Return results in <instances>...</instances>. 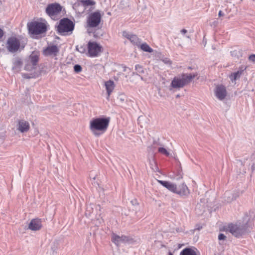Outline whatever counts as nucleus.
I'll use <instances>...</instances> for the list:
<instances>
[{"instance_id": "nucleus-23", "label": "nucleus", "mask_w": 255, "mask_h": 255, "mask_svg": "<svg viewBox=\"0 0 255 255\" xmlns=\"http://www.w3.org/2000/svg\"><path fill=\"white\" fill-rule=\"evenodd\" d=\"M242 74V71H238L237 72L233 73L231 75H230V78L233 82H235L237 79L240 78Z\"/></svg>"}, {"instance_id": "nucleus-22", "label": "nucleus", "mask_w": 255, "mask_h": 255, "mask_svg": "<svg viewBox=\"0 0 255 255\" xmlns=\"http://www.w3.org/2000/svg\"><path fill=\"white\" fill-rule=\"evenodd\" d=\"M180 255H197V254L194 250L186 248L180 253Z\"/></svg>"}, {"instance_id": "nucleus-4", "label": "nucleus", "mask_w": 255, "mask_h": 255, "mask_svg": "<svg viewBox=\"0 0 255 255\" xmlns=\"http://www.w3.org/2000/svg\"><path fill=\"white\" fill-rule=\"evenodd\" d=\"M74 28L73 22L68 18H63L60 21L57 30L62 34L71 33Z\"/></svg>"}, {"instance_id": "nucleus-17", "label": "nucleus", "mask_w": 255, "mask_h": 255, "mask_svg": "<svg viewBox=\"0 0 255 255\" xmlns=\"http://www.w3.org/2000/svg\"><path fill=\"white\" fill-rule=\"evenodd\" d=\"M30 128L29 124L24 120L19 121L17 125V129L21 132H27Z\"/></svg>"}, {"instance_id": "nucleus-1", "label": "nucleus", "mask_w": 255, "mask_h": 255, "mask_svg": "<svg viewBox=\"0 0 255 255\" xmlns=\"http://www.w3.org/2000/svg\"><path fill=\"white\" fill-rule=\"evenodd\" d=\"M109 119L107 118H95L90 122V129L97 136L105 132L109 126Z\"/></svg>"}, {"instance_id": "nucleus-35", "label": "nucleus", "mask_w": 255, "mask_h": 255, "mask_svg": "<svg viewBox=\"0 0 255 255\" xmlns=\"http://www.w3.org/2000/svg\"><path fill=\"white\" fill-rule=\"evenodd\" d=\"M218 15H219V16H223L224 15V13L221 10H220L219 12Z\"/></svg>"}, {"instance_id": "nucleus-32", "label": "nucleus", "mask_w": 255, "mask_h": 255, "mask_svg": "<svg viewBox=\"0 0 255 255\" xmlns=\"http://www.w3.org/2000/svg\"><path fill=\"white\" fill-rule=\"evenodd\" d=\"M249 60L250 61L255 63V54H252L249 56Z\"/></svg>"}, {"instance_id": "nucleus-13", "label": "nucleus", "mask_w": 255, "mask_h": 255, "mask_svg": "<svg viewBox=\"0 0 255 255\" xmlns=\"http://www.w3.org/2000/svg\"><path fill=\"white\" fill-rule=\"evenodd\" d=\"M123 35L125 37L129 39L130 41L133 44L137 46L139 45V44L140 43V40L139 39V38H138V37L136 35L132 34L127 31H124L123 32Z\"/></svg>"}, {"instance_id": "nucleus-16", "label": "nucleus", "mask_w": 255, "mask_h": 255, "mask_svg": "<svg viewBox=\"0 0 255 255\" xmlns=\"http://www.w3.org/2000/svg\"><path fill=\"white\" fill-rule=\"evenodd\" d=\"M59 51L58 47L56 45H51L47 47L43 51V53L46 56H56Z\"/></svg>"}, {"instance_id": "nucleus-15", "label": "nucleus", "mask_w": 255, "mask_h": 255, "mask_svg": "<svg viewBox=\"0 0 255 255\" xmlns=\"http://www.w3.org/2000/svg\"><path fill=\"white\" fill-rule=\"evenodd\" d=\"M175 193L181 196H188L190 193V191L187 186L184 183H183L178 187H177Z\"/></svg>"}, {"instance_id": "nucleus-20", "label": "nucleus", "mask_w": 255, "mask_h": 255, "mask_svg": "<svg viewBox=\"0 0 255 255\" xmlns=\"http://www.w3.org/2000/svg\"><path fill=\"white\" fill-rule=\"evenodd\" d=\"M224 200L228 203L231 202L235 200L234 194L231 191H227L224 195Z\"/></svg>"}, {"instance_id": "nucleus-12", "label": "nucleus", "mask_w": 255, "mask_h": 255, "mask_svg": "<svg viewBox=\"0 0 255 255\" xmlns=\"http://www.w3.org/2000/svg\"><path fill=\"white\" fill-rule=\"evenodd\" d=\"M227 230L237 237H239L243 233V228L240 226L236 224H229Z\"/></svg>"}, {"instance_id": "nucleus-18", "label": "nucleus", "mask_w": 255, "mask_h": 255, "mask_svg": "<svg viewBox=\"0 0 255 255\" xmlns=\"http://www.w3.org/2000/svg\"><path fill=\"white\" fill-rule=\"evenodd\" d=\"M158 182L161 184L162 186L166 188L169 191L175 193L177 186L176 184L172 183L170 182L162 181V180H158Z\"/></svg>"}, {"instance_id": "nucleus-30", "label": "nucleus", "mask_w": 255, "mask_h": 255, "mask_svg": "<svg viewBox=\"0 0 255 255\" xmlns=\"http://www.w3.org/2000/svg\"><path fill=\"white\" fill-rule=\"evenodd\" d=\"M162 61L166 64L171 65L172 61L168 58H165L162 59Z\"/></svg>"}, {"instance_id": "nucleus-2", "label": "nucleus", "mask_w": 255, "mask_h": 255, "mask_svg": "<svg viewBox=\"0 0 255 255\" xmlns=\"http://www.w3.org/2000/svg\"><path fill=\"white\" fill-rule=\"evenodd\" d=\"M196 76V74H183L174 77L171 83V86L174 88H182L190 83Z\"/></svg>"}, {"instance_id": "nucleus-33", "label": "nucleus", "mask_w": 255, "mask_h": 255, "mask_svg": "<svg viewBox=\"0 0 255 255\" xmlns=\"http://www.w3.org/2000/svg\"><path fill=\"white\" fill-rule=\"evenodd\" d=\"M226 238V237L223 234H219L218 236V239L219 240H223Z\"/></svg>"}, {"instance_id": "nucleus-34", "label": "nucleus", "mask_w": 255, "mask_h": 255, "mask_svg": "<svg viewBox=\"0 0 255 255\" xmlns=\"http://www.w3.org/2000/svg\"><path fill=\"white\" fill-rule=\"evenodd\" d=\"M3 34L2 30L0 28V39L1 38Z\"/></svg>"}, {"instance_id": "nucleus-7", "label": "nucleus", "mask_w": 255, "mask_h": 255, "mask_svg": "<svg viewBox=\"0 0 255 255\" xmlns=\"http://www.w3.org/2000/svg\"><path fill=\"white\" fill-rule=\"evenodd\" d=\"M102 15L99 11L91 13L87 19V25L90 27H96L100 24Z\"/></svg>"}, {"instance_id": "nucleus-28", "label": "nucleus", "mask_w": 255, "mask_h": 255, "mask_svg": "<svg viewBox=\"0 0 255 255\" xmlns=\"http://www.w3.org/2000/svg\"><path fill=\"white\" fill-rule=\"evenodd\" d=\"M76 49L81 53H84L86 52V46L84 45H78L76 46Z\"/></svg>"}, {"instance_id": "nucleus-10", "label": "nucleus", "mask_w": 255, "mask_h": 255, "mask_svg": "<svg viewBox=\"0 0 255 255\" xmlns=\"http://www.w3.org/2000/svg\"><path fill=\"white\" fill-rule=\"evenodd\" d=\"M96 4V2L93 0H80L77 3L74 4L73 8L75 10H78L79 7H82L81 11H78V13H82L86 9V7L94 5Z\"/></svg>"}, {"instance_id": "nucleus-36", "label": "nucleus", "mask_w": 255, "mask_h": 255, "mask_svg": "<svg viewBox=\"0 0 255 255\" xmlns=\"http://www.w3.org/2000/svg\"><path fill=\"white\" fill-rule=\"evenodd\" d=\"M181 32L183 34H185L187 32V30L185 29H183L181 30Z\"/></svg>"}, {"instance_id": "nucleus-39", "label": "nucleus", "mask_w": 255, "mask_h": 255, "mask_svg": "<svg viewBox=\"0 0 255 255\" xmlns=\"http://www.w3.org/2000/svg\"><path fill=\"white\" fill-rule=\"evenodd\" d=\"M90 178H92L93 179H95L96 177H95V176H93H93H92V174H91V173L90 174Z\"/></svg>"}, {"instance_id": "nucleus-27", "label": "nucleus", "mask_w": 255, "mask_h": 255, "mask_svg": "<svg viewBox=\"0 0 255 255\" xmlns=\"http://www.w3.org/2000/svg\"><path fill=\"white\" fill-rule=\"evenodd\" d=\"M158 151L159 152H160L163 154H164L166 156H169L170 154L169 152L164 147H159Z\"/></svg>"}, {"instance_id": "nucleus-6", "label": "nucleus", "mask_w": 255, "mask_h": 255, "mask_svg": "<svg viewBox=\"0 0 255 255\" xmlns=\"http://www.w3.org/2000/svg\"><path fill=\"white\" fill-rule=\"evenodd\" d=\"M62 10V6L58 3H52L49 4L46 8L47 14L52 18L55 19Z\"/></svg>"}, {"instance_id": "nucleus-25", "label": "nucleus", "mask_w": 255, "mask_h": 255, "mask_svg": "<svg viewBox=\"0 0 255 255\" xmlns=\"http://www.w3.org/2000/svg\"><path fill=\"white\" fill-rule=\"evenodd\" d=\"M22 65V62L20 59L16 58L14 60L13 69L18 71Z\"/></svg>"}, {"instance_id": "nucleus-40", "label": "nucleus", "mask_w": 255, "mask_h": 255, "mask_svg": "<svg viewBox=\"0 0 255 255\" xmlns=\"http://www.w3.org/2000/svg\"><path fill=\"white\" fill-rule=\"evenodd\" d=\"M24 78H29V77L27 76L25 74L23 75Z\"/></svg>"}, {"instance_id": "nucleus-3", "label": "nucleus", "mask_w": 255, "mask_h": 255, "mask_svg": "<svg viewBox=\"0 0 255 255\" xmlns=\"http://www.w3.org/2000/svg\"><path fill=\"white\" fill-rule=\"evenodd\" d=\"M29 32L33 35H38L45 33L47 30L46 24L36 21L31 22L27 24Z\"/></svg>"}, {"instance_id": "nucleus-8", "label": "nucleus", "mask_w": 255, "mask_h": 255, "mask_svg": "<svg viewBox=\"0 0 255 255\" xmlns=\"http://www.w3.org/2000/svg\"><path fill=\"white\" fill-rule=\"evenodd\" d=\"M112 240L118 246L122 243L133 244L136 242L133 239L129 237L124 235L120 236L114 233L112 235Z\"/></svg>"}, {"instance_id": "nucleus-26", "label": "nucleus", "mask_w": 255, "mask_h": 255, "mask_svg": "<svg viewBox=\"0 0 255 255\" xmlns=\"http://www.w3.org/2000/svg\"><path fill=\"white\" fill-rule=\"evenodd\" d=\"M38 61V57L37 55H32L30 56V62L32 64L35 65Z\"/></svg>"}, {"instance_id": "nucleus-21", "label": "nucleus", "mask_w": 255, "mask_h": 255, "mask_svg": "<svg viewBox=\"0 0 255 255\" xmlns=\"http://www.w3.org/2000/svg\"><path fill=\"white\" fill-rule=\"evenodd\" d=\"M135 70L136 71L137 73L135 74V73H133L132 75H136V76H139L141 80H143V77L139 75L140 74H142L144 73V70L143 67L138 64L136 65L135 66Z\"/></svg>"}, {"instance_id": "nucleus-29", "label": "nucleus", "mask_w": 255, "mask_h": 255, "mask_svg": "<svg viewBox=\"0 0 255 255\" xmlns=\"http://www.w3.org/2000/svg\"><path fill=\"white\" fill-rule=\"evenodd\" d=\"M74 71L76 73H79L82 71V67L80 65H75L74 67Z\"/></svg>"}, {"instance_id": "nucleus-38", "label": "nucleus", "mask_w": 255, "mask_h": 255, "mask_svg": "<svg viewBox=\"0 0 255 255\" xmlns=\"http://www.w3.org/2000/svg\"><path fill=\"white\" fill-rule=\"evenodd\" d=\"M131 203H132L133 205H134V204H137V202H136V201H135V200L134 201H131Z\"/></svg>"}, {"instance_id": "nucleus-31", "label": "nucleus", "mask_w": 255, "mask_h": 255, "mask_svg": "<svg viewBox=\"0 0 255 255\" xmlns=\"http://www.w3.org/2000/svg\"><path fill=\"white\" fill-rule=\"evenodd\" d=\"M232 192V193H233V194H234L235 200H236L238 197H239V196L242 193L240 191H237Z\"/></svg>"}, {"instance_id": "nucleus-24", "label": "nucleus", "mask_w": 255, "mask_h": 255, "mask_svg": "<svg viewBox=\"0 0 255 255\" xmlns=\"http://www.w3.org/2000/svg\"><path fill=\"white\" fill-rule=\"evenodd\" d=\"M138 46L143 51L149 53L153 52V49L146 43H140Z\"/></svg>"}, {"instance_id": "nucleus-11", "label": "nucleus", "mask_w": 255, "mask_h": 255, "mask_svg": "<svg viewBox=\"0 0 255 255\" xmlns=\"http://www.w3.org/2000/svg\"><path fill=\"white\" fill-rule=\"evenodd\" d=\"M214 93L217 98L221 101L223 100L227 94L226 87L222 85H217L215 89Z\"/></svg>"}, {"instance_id": "nucleus-14", "label": "nucleus", "mask_w": 255, "mask_h": 255, "mask_svg": "<svg viewBox=\"0 0 255 255\" xmlns=\"http://www.w3.org/2000/svg\"><path fill=\"white\" fill-rule=\"evenodd\" d=\"M41 227V220L39 219H32L28 225V228L32 231L39 230Z\"/></svg>"}, {"instance_id": "nucleus-5", "label": "nucleus", "mask_w": 255, "mask_h": 255, "mask_svg": "<svg viewBox=\"0 0 255 255\" xmlns=\"http://www.w3.org/2000/svg\"><path fill=\"white\" fill-rule=\"evenodd\" d=\"M88 54L90 57H95L99 56L103 51V47L95 42L90 41L88 43Z\"/></svg>"}, {"instance_id": "nucleus-9", "label": "nucleus", "mask_w": 255, "mask_h": 255, "mask_svg": "<svg viewBox=\"0 0 255 255\" xmlns=\"http://www.w3.org/2000/svg\"><path fill=\"white\" fill-rule=\"evenodd\" d=\"M20 47V42L18 39L15 37L8 38L6 42V48L8 51L14 53L18 50Z\"/></svg>"}, {"instance_id": "nucleus-37", "label": "nucleus", "mask_w": 255, "mask_h": 255, "mask_svg": "<svg viewBox=\"0 0 255 255\" xmlns=\"http://www.w3.org/2000/svg\"><path fill=\"white\" fill-rule=\"evenodd\" d=\"M82 9V7H78V10L77 9V10H75L78 12V11H81Z\"/></svg>"}, {"instance_id": "nucleus-19", "label": "nucleus", "mask_w": 255, "mask_h": 255, "mask_svg": "<svg viewBox=\"0 0 255 255\" xmlns=\"http://www.w3.org/2000/svg\"><path fill=\"white\" fill-rule=\"evenodd\" d=\"M105 86L109 98L114 89L115 83L113 81L108 80L105 82Z\"/></svg>"}]
</instances>
